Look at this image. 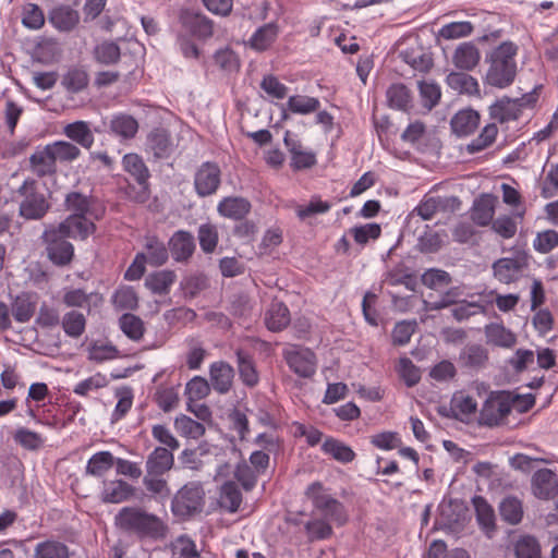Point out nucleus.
Here are the masks:
<instances>
[{
    "mask_svg": "<svg viewBox=\"0 0 558 558\" xmlns=\"http://www.w3.org/2000/svg\"><path fill=\"white\" fill-rule=\"evenodd\" d=\"M114 525L123 534L138 539L159 541L166 538L169 532L160 517L136 506L121 508L114 515Z\"/></svg>",
    "mask_w": 558,
    "mask_h": 558,
    "instance_id": "f257e3e1",
    "label": "nucleus"
},
{
    "mask_svg": "<svg viewBox=\"0 0 558 558\" xmlns=\"http://www.w3.org/2000/svg\"><path fill=\"white\" fill-rule=\"evenodd\" d=\"M174 466V454L165 447H156L146 458L143 485L148 496L163 502L171 496L167 475Z\"/></svg>",
    "mask_w": 558,
    "mask_h": 558,
    "instance_id": "f03ea898",
    "label": "nucleus"
},
{
    "mask_svg": "<svg viewBox=\"0 0 558 558\" xmlns=\"http://www.w3.org/2000/svg\"><path fill=\"white\" fill-rule=\"evenodd\" d=\"M517 52L518 47L513 43L504 41L486 57L489 68L485 80L488 85L504 88L512 84L517 74Z\"/></svg>",
    "mask_w": 558,
    "mask_h": 558,
    "instance_id": "7ed1b4c3",
    "label": "nucleus"
},
{
    "mask_svg": "<svg viewBox=\"0 0 558 558\" xmlns=\"http://www.w3.org/2000/svg\"><path fill=\"white\" fill-rule=\"evenodd\" d=\"M305 496L313 505V513L331 520L338 526H342L348 522L349 515L344 505L329 495L320 482H314L308 485Z\"/></svg>",
    "mask_w": 558,
    "mask_h": 558,
    "instance_id": "20e7f679",
    "label": "nucleus"
},
{
    "mask_svg": "<svg viewBox=\"0 0 558 558\" xmlns=\"http://www.w3.org/2000/svg\"><path fill=\"white\" fill-rule=\"evenodd\" d=\"M205 490L199 482L184 484L171 499V512L180 521H187L203 512Z\"/></svg>",
    "mask_w": 558,
    "mask_h": 558,
    "instance_id": "39448f33",
    "label": "nucleus"
},
{
    "mask_svg": "<svg viewBox=\"0 0 558 558\" xmlns=\"http://www.w3.org/2000/svg\"><path fill=\"white\" fill-rule=\"evenodd\" d=\"M16 193L23 197L19 215L26 220H40L49 211L51 205L37 189V181L32 178L24 180Z\"/></svg>",
    "mask_w": 558,
    "mask_h": 558,
    "instance_id": "423d86ee",
    "label": "nucleus"
},
{
    "mask_svg": "<svg viewBox=\"0 0 558 558\" xmlns=\"http://www.w3.org/2000/svg\"><path fill=\"white\" fill-rule=\"evenodd\" d=\"M515 399L509 391L490 392L480 411V425L494 427L501 425L510 414Z\"/></svg>",
    "mask_w": 558,
    "mask_h": 558,
    "instance_id": "0eeeda50",
    "label": "nucleus"
},
{
    "mask_svg": "<svg viewBox=\"0 0 558 558\" xmlns=\"http://www.w3.org/2000/svg\"><path fill=\"white\" fill-rule=\"evenodd\" d=\"M66 239L54 226H49L41 234L47 258L57 267H66L74 258V246Z\"/></svg>",
    "mask_w": 558,
    "mask_h": 558,
    "instance_id": "6e6552de",
    "label": "nucleus"
},
{
    "mask_svg": "<svg viewBox=\"0 0 558 558\" xmlns=\"http://www.w3.org/2000/svg\"><path fill=\"white\" fill-rule=\"evenodd\" d=\"M537 88L535 87L532 92L524 94L520 98H508L504 97L497 100L489 108L490 118L500 122H509L518 120L522 113L523 108L533 107L537 99Z\"/></svg>",
    "mask_w": 558,
    "mask_h": 558,
    "instance_id": "1a4fd4ad",
    "label": "nucleus"
},
{
    "mask_svg": "<svg viewBox=\"0 0 558 558\" xmlns=\"http://www.w3.org/2000/svg\"><path fill=\"white\" fill-rule=\"evenodd\" d=\"M221 169L215 161L203 162L194 173V190L198 197L215 195L221 185Z\"/></svg>",
    "mask_w": 558,
    "mask_h": 558,
    "instance_id": "9d476101",
    "label": "nucleus"
},
{
    "mask_svg": "<svg viewBox=\"0 0 558 558\" xmlns=\"http://www.w3.org/2000/svg\"><path fill=\"white\" fill-rule=\"evenodd\" d=\"M283 359L289 368L302 378H311L317 366V359L315 353L307 349L293 345L283 350Z\"/></svg>",
    "mask_w": 558,
    "mask_h": 558,
    "instance_id": "9b49d317",
    "label": "nucleus"
},
{
    "mask_svg": "<svg viewBox=\"0 0 558 558\" xmlns=\"http://www.w3.org/2000/svg\"><path fill=\"white\" fill-rule=\"evenodd\" d=\"M122 166L124 171L131 174L141 187L133 199L137 203H145L149 197L148 180L150 173L143 158L135 153L126 154L123 156Z\"/></svg>",
    "mask_w": 558,
    "mask_h": 558,
    "instance_id": "f8f14e48",
    "label": "nucleus"
},
{
    "mask_svg": "<svg viewBox=\"0 0 558 558\" xmlns=\"http://www.w3.org/2000/svg\"><path fill=\"white\" fill-rule=\"evenodd\" d=\"M283 143L290 154V167L293 171L311 169L317 163L316 154L304 148L302 142L291 131H286Z\"/></svg>",
    "mask_w": 558,
    "mask_h": 558,
    "instance_id": "ddd939ff",
    "label": "nucleus"
},
{
    "mask_svg": "<svg viewBox=\"0 0 558 558\" xmlns=\"http://www.w3.org/2000/svg\"><path fill=\"white\" fill-rule=\"evenodd\" d=\"M97 199L78 191H71L65 195L64 207L71 215L89 216L99 220L105 214L104 207H97Z\"/></svg>",
    "mask_w": 558,
    "mask_h": 558,
    "instance_id": "4468645a",
    "label": "nucleus"
},
{
    "mask_svg": "<svg viewBox=\"0 0 558 558\" xmlns=\"http://www.w3.org/2000/svg\"><path fill=\"white\" fill-rule=\"evenodd\" d=\"M95 220L89 216L69 215L54 228L66 238L86 240L96 231Z\"/></svg>",
    "mask_w": 558,
    "mask_h": 558,
    "instance_id": "2eb2a0df",
    "label": "nucleus"
},
{
    "mask_svg": "<svg viewBox=\"0 0 558 558\" xmlns=\"http://www.w3.org/2000/svg\"><path fill=\"white\" fill-rule=\"evenodd\" d=\"M180 22L183 28L198 39H207L214 34L213 22L204 14L194 10H182Z\"/></svg>",
    "mask_w": 558,
    "mask_h": 558,
    "instance_id": "dca6fc26",
    "label": "nucleus"
},
{
    "mask_svg": "<svg viewBox=\"0 0 558 558\" xmlns=\"http://www.w3.org/2000/svg\"><path fill=\"white\" fill-rule=\"evenodd\" d=\"M168 246L172 258L178 263H187L196 248L194 235L185 230L175 231L170 238Z\"/></svg>",
    "mask_w": 558,
    "mask_h": 558,
    "instance_id": "f3484780",
    "label": "nucleus"
},
{
    "mask_svg": "<svg viewBox=\"0 0 558 558\" xmlns=\"http://www.w3.org/2000/svg\"><path fill=\"white\" fill-rule=\"evenodd\" d=\"M29 170L37 178L43 179L46 177H53L58 172V167L53 154L47 144L44 147H38L29 156Z\"/></svg>",
    "mask_w": 558,
    "mask_h": 558,
    "instance_id": "a211bd4d",
    "label": "nucleus"
},
{
    "mask_svg": "<svg viewBox=\"0 0 558 558\" xmlns=\"http://www.w3.org/2000/svg\"><path fill=\"white\" fill-rule=\"evenodd\" d=\"M140 129L137 120L128 113L113 114L108 122L109 133L120 142L133 140Z\"/></svg>",
    "mask_w": 558,
    "mask_h": 558,
    "instance_id": "6ab92c4d",
    "label": "nucleus"
},
{
    "mask_svg": "<svg viewBox=\"0 0 558 558\" xmlns=\"http://www.w3.org/2000/svg\"><path fill=\"white\" fill-rule=\"evenodd\" d=\"M147 149L156 159H167L173 153L171 134L163 128H155L147 135Z\"/></svg>",
    "mask_w": 558,
    "mask_h": 558,
    "instance_id": "aec40b11",
    "label": "nucleus"
},
{
    "mask_svg": "<svg viewBox=\"0 0 558 558\" xmlns=\"http://www.w3.org/2000/svg\"><path fill=\"white\" fill-rule=\"evenodd\" d=\"M251 202L242 196H226L217 205V211L221 217L241 221L251 213Z\"/></svg>",
    "mask_w": 558,
    "mask_h": 558,
    "instance_id": "412c9836",
    "label": "nucleus"
},
{
    "mask_svg": "<svg viewBox=\"0 0 558 558\" xmlns=\"http://www.w3.org/2000/svg\"><path fill=\"white\" fill-rule=\"evenodd\" d=\"M458 365L466 371L484 368L488 362V351L482 344H466L458 356Z\"/></svg>",
    "mask_w": 558,
    "mask_h": 558,
    "instance_id": "4be33fe9",
    "label": "nucleus"
},
{
    "mask_svg": "<svg viewBox=\"0 0 558 558\" xmlns=\"http://www.w3.org/2000/svg\"><path fill=\"white\" fill-rule=\"evenodd\" d=\"M558 487V477L549 469L536 471L532 477V490L535 497L548 500L555 496Z\"/></svg>",
    "mask_w": 558,
    "mask_h": 558,
    "instance_id": "5701e85b",
    "label": "nucleus"
},
{
    "mask_svg": "<svg viewBox=\"0 0 558 558\" xmlns=\"http://www.w3.org/2000/svg\"><path fill=\"white\" fill-rule=\"evenodd\" d=\"M209 378L215 391L228 393L232 388L234 369L225 361L214 362L209 367Z\"/></svg>",
    "mask_w": 558,
    "mask_h": 558,
    "instance_id": "b1692460",
    "label": "nucleus"
},
{
    "mask_svg": "<svg viewBox=\"0 0 558 558\" xmlns=\"http://www.w3.org/2000/svg\"><path fill=\"white\" fill-rule=\"evenodd\" d=\"M48 21L59 32L69 33L80 23V14L71 7L60 4L49 11Z\"/></svg>",
    "mask_w": 558,
    "mask_h": 558,
    "instance_id": "393cba45",
    "label": "nucleus"
},
{
    "mask_svg": "<svg viewBox=\"0 0 558 558\" xmlns=\"http://www.w3.org/2000/svg\"><path fill=\"white\" fill-rule=\"evenodd\" d=\"M480 120L478 112L471 108L459 110L450 120L451 131L459 137L469 136L478 128Z\"/></svg>",
    "mask_w": 558,
    "mask_h": 558,
    "instance_id": "a878e982",
    "label": "nucleus"
},
{
    "mask_svg": "<svg viewBox=\"0 0 558 558\" xmlns=\"http://www.w3.org/2000/svg\"><path fill=\"white\" fill-rule=\"evenodd\" d=\"M136 488L123 480L105 483L101 500L108 504H121L134 497Z\"/></svg>",
    "mask_w": 558,
    "mask_h": 558,
    "instance_id": "bb28decb",
    "label": "nucleus"
},
{
    "mask_svg": "<svg viewBox=\"0 0 558 558\" xmlns=\"http://www.w3.org/2000/svg\"><path fill=\"white\" fill-rule=\"evenodd\" d=\"M480 60V50L471 41L460 44L452 56L453 64L462 71H472L477 66Z\"/></svg>",
    "mask_w": 558,
    "mask_h": 558,
    "instance_id": "cd10ccee",
    "label": "nucleus"
},
{
    "mask_svg": "<svg viewBox=\"0 0 558 558\" xmlns=\"http://www.w3.org/2000/svg\"><path fill=\"white\" fill-rule=\"evenodd\" d=\"M524 266L520 259L502 257L493 264V271L498 281L508 284L518 280Z\"/></svg>",
    "mask_w": 558,
    "mask_h": 558,
    "instance_id": "c85d7f7f",
    "label": "nucleus"
},
{
    "mask_svg": "<svg viewBox=\"0 0 558 558\" xmlns=\"http://www.w3.org/2000/svg\"><path fill=\"white\" fill-rule=\"evenodd\" d=\"M290 311L283 302L272 301L265 313L266 327L271 331H281L290 324Z\"/></svg>",
    "mask_w": 558,
    "mask_h": 558,
    "instance_id": "c756f323",
    "label": "nucleus"
},
{
    "mask_svg": "<svg viewBox=\"0 0 558 558\" xmlns=\"http://www.w3.org/2000/svg\"><path fill=\"white\" fill-rule=\"evenodd\" d=\"M235 355L239 376L242 383L248 388L257 386L259 383V375L252 355L241 349L236 350Z\"/></svg>",
    "mask_w": 558,
    "mask_h": 558,
    "instance_id": "7c9ffc66",
    "label": "nucleus"
},
{
    "mask_svg": "<svg viewBox=\"0 0 558 558\" xmlns=\"http://www.w3.org/2000/svg\"><path fill=\"white\" fill-rule=\"evenodd\" d=\"M63 134L85 149H90L94 145L95 137L86 121H75L63 128Z\"/></svg>",
    "mask_w": 558,
    "mask_h": 558,
    "instance_id": "2f4dec72",
    "label": "nucleus"
},
{
    "mask_svg": "<svg viewBox=\"0 0 558 558\" xmlns=\"http://www.w3.org/2000/svg\"><path fill=\"white\" fill-rule=\"evenodd\" d=\"M460 201L456 196H451L448 198L441 197H429L422 201L413 210L422 219L429 220L434 217V215L439 210L444 209L447 206H459Z\"/></svg>",
    "mask_w": 558,
    "mask_h": 558,
    "instance_id": "473e14b6",
    "label": "nucleus"
},
{
    "mask_svg": "<svg viewBox=\"0 0 558 558\" xmlns=\"http://www.w3.org/2000/svg\"><path fill=\"white\" fill-rule=\"evenodd\" d=\"M472 502L480 526L484 530L488 537H492V533H494L496 530L494 509L482 496H475L472 499Z\"/></svg>",
    "mask_w": 558,
    "mask_h": 558,
    "instance_id": "72a5a7b5",
    "label": "nucleus"
},
{
    "mask_svg": "<svg viewBox=\"0 0 558 558\" xmlns=\"http://www.w3.org/2000/svg\"><path fill=\"white\" fill-rule=\"evenodd\" d=\"M386 96L390 108L409 111L413 107L412 94L403 83L390 85L386 92Z\"/></svg>",
    "mask_w": 558,
    "mask_h": 558,
    "instance_id": "f704fd0d",
    "label": "nucleus"
},
{
    "mask_svg": "<svg viewBox=\"0 0 558 558\" xmlns=\"http://www.w3.org/2000/svg\"><path fill=\"white\" fill-rule=\"evenodd\" d=\"M89 84V75L82 66H71L62 75L61 85L66 92L77 94L87 88Z\"/></svg>",
    "mask_w": 558,
    "mask_h": 558,
    "instance_id": "c9c22d12",
    "label": "nucleus"
},
{
    "mask_svg": "<svg viewBox=\"0 0 558 558\" xmlns=\"http://www.w3.org/2000/svg\"><path fill=\"white\" fill-rule=\"evenodd\" d=\"M177 275L173 270L163 269L149 274L145 279V286L155 294H167L174 283Z\"/></svg>",
    "mask_w": 558,
    "mask_h": 558,
    "instance_id": "e433bc0d",
    "label": "nucleus"
},
{
    "mask_svg": "<svg viewBox=\"0 0 558 558\" xmlns=\"http://www.w3.org/2000/svg\"><path fill=\"white\" fill-rule=\"evenodd\" d=\"M325 454L331 456L336 461L347 464L352 462L356 454L351 447L333 437H327L322 445Z\"/></svg>",
    "mask_w": 558,
    "mask_h": 558,
    "instance_id": "4c0bfd02",
    "label": "nucleus"
},
{
    "mask_svg": "<svg viewBox=\"0 0 558 558\" xmlns=\"http://www.w3.org/2000/svg\"><path fill=\"white\" fill-rule=\"evenodd\" d=\"M242 500V493L235 482L227 481L222 484L219 496V504L221 508L231 513L236 512Z\"/></svg>",
    "mask_w": 558,
    "mask_h": 558,
    "instance_id": "58836bf2",
    "label": "nucleus"
},
{
    "mask_svg": "<svg viewBox=\"0 0 558 558\" xmlns=\"http://www.w3.org/2000/svg\"><path fill=\"white\" fill-rule=\"evenodd\" d=\"M145 250L146 260L151 266H161L169 258V247L167 248L165 243L155 235L146 236Z\"/></svg>",
    "mask_w": 558,
    "mask_h": 558,
    "instance_id": "ea45409f",
    "label": "nucleus"
},
{
    "mask_svg": "<svg viewBox=\"0 0 558 558\" xmlns=\"http://www.w3.org/2000/svg\"><path fill=\"white\" fill-rule=\"evenodd\" d=\"M116 459L110 451H99L87 461L86 474L96 477L104 476L114 464Z\"/></svg>",
    "mask_w": 558,
    "mask_h": 558,
    "instance_id": "a19ab883",
    "label": "nucleus"
},
{
    "mask_svg": "<svg viewBox=\"0 0 558 558\" xmlns=\"http://www.w3.org/2000/svg\"><path fill=\"white\" fill-rule=\"evenodd\" d=\"M499 513L501 519L508 524H519L522 521L524 513L522 501L513 496L504 498L499 505Z\"/></svg>",
    "mask_w": 558,
    "mask_h": 558,
    "instance_id": "79ce46f5",
    "label": "nucleus"
},
{
    "mask_svg": "<svg viewBox=\"0 0 558 558\" xmlns=\"http://www.w3.org/2000/svg\"><path fill=\"white\" fill-rule=\"evenodd\" d=\"M69 547L59 541L47 539L38 543L34 548L33 558H69Z\"/></svg>",
    "mask_w": 558,
    "mask_h": 558,
    "instance_id": "37998d69",
    "label": "nucleus"
},
{
    "mask_svg": "<svg viewBox=\"0 0 558 558\" xmlns=\"http://www.w3.org/2000/svg\"><path fill=\"white\" fill-rule=\"evenodd\" d=\"M278 36V26L268 23L260 26L251 37L250 45L256 51L267 50Z\"/></svg>",
    "mask_w": 558,
    "mask_h": 558,
    "instance_id": "c03bdc74",
    "label": "nucleus"
},
{
    "mask_svg": "<svg viewBox=\"0 0 558 558\" xmlns=\"http://www.w3.org/2000/svg\"><path fill=\"white\" fill-rule=\"evenodd\" d=\"M61 326L68 337L77 339L85 332L86 317L83 313L72 310L63 315Z\"/></svg>",
    "mask_w": 558,
    "mask_h": 558,
    "instance_id": "a18cd8bd",
    "label": "nucleus"
},
{
    "mask_svg": "<svg viewBox=\"0 0 558 558\" xmlns=\"http://www.w3.org/2000/svg\"><path fill=\"white\" fill-rule=\"evenodd\" d=\"M422 284L428 289L441 292L452 283L451 275L439 268H429L421 277Z\"/></svg>",
    "mask_w": 558,
    "mask_h": 558,
    "instance_id": "49530a36",
    "label": "nucleus"
},
{
    "mask_svg": "<svg viewBox=\"0 0 558 558\" xmlns=\"http://www.w3.org/2000/svg\"><path fill=\"white\" fill-rule=\"evenodd\" d=\"M111 302L118 311H134L138 307V296L129 286L119 287L111 296Z\"/></svg>",
    "mask_w": 558,
    "mask_h": 558,
    "instance_id": "de8ad7c7",
    "label": "nucleus"
},
{
    "mask_svg": "<svg viewBox=\"0 0 558 558\" xmlns=\"http://www.w3.org/2000/svg\"><path fill=\"white\" fill-rule=\"evenodd\" d=\"M331 523V520L320 517L308 520L304 525L308 541L314 542L330 538L333 534Z\"/></svg>",
    "mask_w": 558,
    "mask_h": 558,
    "instance_id": "09e8293b",
    "label": "nucleus"
},
{
    "mask_svg": "<svg viewBox=\"0 0 558 558\" xmlns=\"http://www.w3.org/2000/svg\"><path fill=\"white\" fill-rule=\"evenodd\" d=\"M119 327L133 341H140L145 332L144 322L132 313H125L119 318Z\"/></svg>",
    "mask_w": 558,
    "mask_h": 558,
    "instance_id": "8fccbe9b",
    "label": "nucleus"
},
{
    "mask_svg": "<svg viewBox=\"0 0 558 558\" xmlns=\"http://www.w3.org/2000/svg\"><path fill=\"white\" fill-rule=\"evenodd\" d=\"M49 147L53 154L56 162L71 163L82 154L81 149L74 143L68 141H56L49 144Z\"/></svg>",
    "mask_w": 558,
    "mask_h": 558,
    "instance_id": "3c124183",
    "label": "nucleus"
},
{
    "mask_svg": "<svg viewBox=\"0 0 558 558\" xmlns=\"http://www.w3.org/2000/svg\"><path fill=\"white\" fill-rule=\"evenodd\" d=\"M447 84L459 93L472 95L478 92L477 81L473 76L462 72H451L448 74Z\"/></svg>",
    "mask_w": 558,
    "mask_h": 558,
    "instance_id": "603ef678",
    "label": "nucleus"
},
{
    "mask_svg": "<svg viewBox=\"0 0 558 558\" xmlns=\"http://www.w3.org/2000/svg\"><path fill=\"white\" fill-rule=\"evenodd\" d=\"M494 213L495 209L492 199L488 197H482L475 201L471 217L474 223L481 227H485L494 221Z\"/></svg>",
    "mask_w": 558,
    "mask_h": 558,
    "instance_id": "864d4df0",
    "label": "nucleus"
},
{
    "mask_svg": "<svg viewBox=\"0 0 558 558\" xmlns=\"http://www.w3.org/2000/svg\"><path fill=\"white\" fill-rule=\"evenodd\" d=\"M451 410L456 418L464 421L474 414L477 410V403L471 396L464 395L463 392L456 393L451 400Z\"/></svg>",
    "mask_w": 558,
    "mask_h": 558,
    "instance_id": "5fc2aeb1",
    "label": "nucleus"
},
{
    "mask_svg": "<svg viewBox=\"0 0 558 558\" xmlns=\"http://www.w3.org/2000/svg\"><path fill=\"white\" fill-rule=\"evenodd\" d=\"M287 108L293 113L308 114L320 108V101L315 97L295 95L288 99Z\"/></svg>",
    "mask_w": 558,
    "mask_h": 558,
    "instance_id": "6e6d98bb",
    "label": "nucleus"
},
{
    "mask_svg": "<svg viewBox=\"0 0 558 558\" xmlns=\"http://www.w3.org/2000/svg\"><path fill=\"white\" fill-rule=\"evenodd\" d=\"M517 558H541V545L532 535L520 536L514 543Z\"/></svg>",
    "mask_w": 558,
    "mask_h": 558,
    "instance_id": "4d7b16f0",
    "label": "nucleus"
},
{
    "mask_svg": "<svg viewBox=\"0 0 558 558\" xmlns=\"http://www.w3.org/2000/svg\"><path fill=\"white\" fill-rule=\"evenodd\" d=\"M498 128L495 123L487 124L480 135L466 145L469 154H475L489 147L496 140Z\"/></svg>",
    "mask_w": 558,
    "mask_h": 558,
    "instance_id": "13d9d810",
    "label": "nucleus"
},
{
    "mask_svg": "<svg viewBox=\"0 0 558 558\" xmlns=\"http://www.w3.org/2000/svg\"><path fill=\"white\" fill-rule=\"evenodd\" d=\"M197 238L204 253H213L218 244L219 234L217 227L213 223H203L198 227Z\"/></svg>",
    "mask_w": 558,
    "mask_h": 558,
    "instance_id": "bf43d9fd",
    "label": "nucleus"
},
{
    "mask_svg": "<svg viewBox=\"0 0 558 558\" xmlns=\"http://www.w3.org/2000/svg\"><path fill=\"white\" fill-rule=\"evenodd\" d=\"M22 24L28 29H40L45 25L43 9L35 3H26L22 10Z\"/></svg>",
    "mask_w": 558,
    "mask_h": 558,
    "instance_id": "052dcab7",
    "label": "nucleus"
},
{
    "mask_svg": "<svg viewBox=\"0 0 558 558\" xmlns=\"http://www.w3.org/2000/svg\"><path fill=\"white\" fill-rule=\"evenodd\" d=\"M120 47L112 41H104L94 50L95 60L105 65H111L120 59Z\"/></svg>",
    "mask_w": 558,
    "mask_h": 558,
    "instance_id": "680f3d73",
    "label": "nucleus"
},
{
    "mask_svg": "<svg viewBox=\"0 0 558 558\" xmlns=\"http://www.w3.org/2000/svg\"><path fill=\"white\" fill-rule=\"evenodd\" d=\"M35 313V304L27 294L17 295L12 302V315L19 323H27Z\"/></svg>",
    "mask_w": 558,
    "mask_h": 558,
    "instance_id": "e2e57ef3",
    "label": "nucleus"
},
{
    "mask_svg": "<svg viewBox=\"0 0 558 558\" xmlns=\"http://www.w3.org/2000/svg\"><path fill=\"white\" fill-rule=\"evenodd\" d=\"M257 474L247 462L242 459L235 466L234 478L241 484L245 492H251L257 484Z\"/></svg>",
    "mask_w": 558,
    "mask_h": 558,
    "instance_id": "0e129e2a",
    "label": "nucleus"
},
{
    "mask_svg": "<svg viewBox=\"0 0 558 558\" xmlns=\"http://www.w3.org/2000/svg\"><path fill=\"white\" fill-rule=\"evenodd\" d=\"M13 439L21 447L33 451L38 450L44 445L40 434L25 427H19L13 435Z\"/></svg>",
    "mask_w": 558,
    "mask_h": 558,
    "instance_id": "69168bd1",
    "label": "nucleus"
},
{
    "mask_svg": "<svg viewBox=\"0 0 558 558\" xmlns=\"http://www.w3.org/2000/svg\"><path fill=\"white\" fill-rule=\"evenodd\" d=\"M486 335L490 342L499 347L510 348L517 339L513 332L505 328L502 325H490L486 329Z\"/></svg>",
    "mask_w": 558,
    "mask_h": 558,
    "instance_id": "338daca9",
    "label": "nucleus"
},
{
    "mask_svg": "<svg viewBox=\"0 0 558 558\" xmlns=\"http://www.w3.org/2000/svg\"><path fill=\"white\" fill-rule=\"evenodd\" d=\"M558 246V232L556 230H545L538 232L533 241V247L541 254H547Z\"/></svg>",
    "mask_w": 558,
    "mask_h": 558,
    "instance_id": "774afa93",
    "label": "nucleus"
}]
</instances>
